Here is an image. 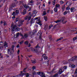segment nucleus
I'll return each mask as SVG.
<instances>
[{
  "label": "nucleus",
  "mask_w": 77,
  "mask_h": 77,
  "mask_svg": "<svg viewBox=\"0 0 77 77\" xmlns=\"http://www.w3.org/2000/svg\"><path fill=\"white\" fill-rule=\"evenodd\" d=\"M67 68V66H64L63 67V68H64V69H66V68Z\"/></svg>",
  "instance_id": "50"
},
{
  "label": "nucleus",
  "mask_w": 77,
  "mask_h": 77,
  "mask_svg": "<svg viewBox=\"0 0 77 77\" xmlns=\"http://www.w3.org/2000/svg\"><path fill=\"white\" fill-rule=\"evenodd\" d=\"M33 0H31V1H30V3H33Z\"/></svg>",
  "instance_id": "60"
},
{
  "label": "nucleus",
  "mask_w": 77,
  "mask_h": 77,
  "mask_svg": "<svg viewBox=\"0 0 77 77\" xmlns=\"http://www.w3.org/2000/svg\"><path fill=\"white\" fill-rule=\"evenodd\" d=\"M64 2L63 1H61L60 2V3L61 4V5H62V4H63V3Z\"/></svg>",
  "instance_id": "56"
},
{
  "label": "nucleus",
  "mask_w": 77,
  "mask_h": 77,
  "mask_svg": "<svg viewBox=\"0 0 77 77\" xmlns=\"http://www.w3.org/2000/svg\"><path fill=\"white\" fill-rule=\"evenodd\" d=\"M33 75H36L37 74V73L35 72V71L33 72Z\"/></svg>",
  "instance_id": "37"
},
{
  "label": "nucleus",
  "mask_w": 77,
  "mask_h": 77,
  "mask_svg": "<svg viewBox=\"0 0 77 77\" xmlns=\"http://www.w3.org/2000/svg\"><path fill=\"white\" fill-rule=\"evenodd\" d=\"M57 8H58V4H57L56 5V8H55L54 9V11L56 12H57Z\"/></svg>",
  "instance_id": "5"
},
{
  "label": "nucleus",
  "mask_w": 77,
  "mask_h": 77,
  "mask_svg": "<svg viewBox=\"0 0 77 77\" xmlns=\"http://www.w3.org/2000/svg\"><path fill=\"white\" fill-rule=\"evenodd\" d=\"M16 47H17V48H19V47H20V45L19 44H18L17 46Z\"/></svg>",
  "instance_id": "53"
},
{
  "label": "nucleus",
  "mask_w": 77,
  "mask_h": 77,
  "mask_svg": "<svg viewBox=\"0 0 77 77\" xmlns=\"http://www.w3.org/2000/svg\"><path fill=\"white\" fill-rule=\"evenodd\" d=\"M49 38L50 39V41H52V38H51V35H50L49 36Z\"/></svg>",
  "instance_id": "18"
},
{
  "label": "nucleus",
  "mask_w": 77,
  "mask_h": 77,
  "mask_svg": "<svg viewBox=\"0 0 77 77\" xmlns=\"http://www.w3.org/2000/svg\"><path fill=\"white\" fill-rule=\"evenodd\" d=\"M0 58H3V55H2V54H0Z\"/></svg>",
  "instance_id": "49"
},
{
  "label": "nucleus",
  "mask_w": 77,
  "mask_h": 77,
  "mask_svg": "<svg viewBox=\"0 0 77 77\" xmlns=\"http://www.w3.org/2000/svg\"><path fill=\"white\" fill-rule=\"evenodd\" d=\"M4 46L5 48H6L8 47V44L6 42H5L4 45Z\"/></svg>",
  "instance_id": "10"
},
{
  "label": "nucleus",
  "mask_w": 77,
  "mask_h": 77,
  "mask_svg": "<svg viewBox=\"0 0 77 77\" xmlns=\"http://www.w3.org/2000/svg\"><path fill=\"white\" fill-rule=\"evenodd\" d=\"M33 52H35V53H37L38 52V50H35L34 49V51Z\"/></svg>",
  "instance_id": "44"
},
{
  "label": "nucleus",
  "mask_w": 77,
  "mask_h": 77,
  "mask_svg": "<svg viewBox=\"0 0 77 77\" xmlns=\"http://www.w3.org/2000/svg\"><path fill=\"white\" fill-rule=\"evenodd\" d=\"M37 11H33V12L32 13L33 14H37Z\"/></svg>",
  "instance_id": "19"
},
{
  "label": "nucleus",
  "mask_w": 77,
  "mask_h": 77,
  "mask_svg": "<svg viewBox=\"0 0 77 77\" xmlns=\"http://www.w3.org/2000/svg\"><path fill=\"white\" fill-rule=\"evenodd\" d=\"M57 27V25H55L54 26V28H56V27Z\"/></svg>",
  "instance_id": "59"
},
{
  "label": "nucleus",
  "mask_w": 77,
  "mask_h": 77,
  "mask_svg": "<svg viewBox=\"0 0 77 77\" xmlns=\"http://www.w3.org/2000/svg\"><path fill=\"white\" fill-rule=\"evenodd\" d=\"M74 8L72 7L71 8L70 10H71V11H73V10H74Z\"/></svg>",
  "instance_id": "57"
},
{
  "label": "nucleus",
  "mask_w": 77,
  "mask_h": 77,
  "mask_svg": "<svg viewBox=\"0 0 77 77\" xmlns=\"http://www.w3.org/2000/svg\"><path fill=\"white\" fill-rule=\"evenodd\" d=\"M23 41H22L19 43V44L20 45H22V44H23Z\"/></svg>",
  "instance_id": "45"
},
{
  "label": "nucleus",
  "mask_w": 77,
  "mask_h": 77,
  "mask_svg": "<svg viewBox=\"0 0 77 77\" xmlns=\"http://www.w3.org/2000/svg\"><path fill=\"white\" fill-rule=\"evenodd\" d=\"M46 14V13H45V11H43V15H45Z\"/></svg>",
  "instance_id": "52"
},
{
  "label": "nucleus",
  "mask_w": 77,
  "mask_h": 77,
  "mask_svg": "<svg viewBox=\"0 0 77 77\" xmlns=\"http://www.w3.org/2000/svg\"><path fill=\"white\" fill-rule=\"evenodd\" d=\"M35 31H33L32 32H30L29 33V35H31V36H32L35 34Z\"/></svg>",
  "instance_id": "7"
},
{
  "label": "nucleus",
  "mask_w": 77,
  "mask_h": 77,
  "mask_svg": "<svg viewBox=\"0 0 77 77\" xmlns=\"http://www.w3.org/2000/svg\"><path fill=\"white\" fill-rule=\"evenodd\" d=\"M3 23H4V26H6V25H7V23H5V22H3Z\"/></svg>",
  "instance_id": "58"
},
{
  "label": "nucleus",
  "mask_w": 77,
  "mask_h": 77,
  "mask_svg": "<svg viewBox=\"0 0 77 77\" xmlns=\"http://www.w3.org/2000/svg\"><path fill=\"white\" fill-rule=\"evenodd\" d=\"M31 62L32 63H36V60H31Z\"/></svg>",
  "instance_id": "17"
},
{
  "label": "nucleus",
  "mask_w": 77,
  "mask_h": 77,
  "mask_svg": "<svg viewBox=\"0 0 77 77\" xmlns=\"http://www.w3.org/2000/svg\"><path fill=\"white\" fill-rule=\"evenodd\" d=\"M70 9V8H69V6H68L66 8V10H69Z\"/></svg>",
  "instance_id": "36"
},
{
  "label": "nucleus",
  "mask_w": 77,
  "mask_h": 77,
  "mask_svg": "<svg viewBox=\"0 0 77 77\" xmlns=\"http://www.w3.org/2000/svg\"><path fill=\"white\" fill-rule=\"evenodd\" d=\"M44 55H45V54H44V55H43V56H42V57H44V59H47V58H48V57H46V56H44Z\"/></svg>",
  "instance_id": "20"
},
{
  "label": "nucleus",
  "mask_w": 77,
  "mask_h": 77,
  "mask_svg": "<svg viewBox=\"0 0 77 77\" xmlns=\"http://www.w3.org/2000/svg\"><path fill=\"white\" fill-rule=\"evenodd\" d=\"M62 69H60L59 70V72L58 73L59 74H62Z\"/></svg>",
  "instance_id": "12"
},
{
  "label": "nucleus",
  "mask_w": 77,
  "mask_h": 77,
  "mask_svg": "<svg viewBox=\"0 0 77 77\" xmlns=\"http://www.w3.org/2000/svg\"><path fill=\"white\" fill-rule=\"evenodd\" d=\"M3 44V42H0V45H2Z\"/></svg>",
  "instance_id": "62"
},
{
  "label": "nucleus",
  "mask_w": 77,
  "mask_h": 77,
  "mask_svg": "<svg viewBox=\"0 0 77 77\" xmlns=\"http://www.w3.org/2000/svg\"><path fill=\"white\" fill-rule=\"evenodd\" d=\"M30 50H31L32 51H33V52L35 50V49H34L33 48H30Z\"/></svg>",
  "instance_id": "23"
},
{
  "label": "nucleus",
  "mask_w": 77,
  "mask_h": 77,
  "mask_svg": "<svg viewBox=\"0 0 77 77\" xmlns=\"http://www.w3.org/2000/svg\"><path fill=\"white\" fill-rule=\"evenodd\" d=\"M36 69V66H33L32 67V69L33 70H34V69Z\"/></svg>",
  "instance_id": "35"
},
{
  "label": "nucleus",
  "mask_w": 77,
  "mask_h": 77,
  "mask_svg": "<svg viewBox=\"0 0 77 77\" xmlns=\"http://www.w3.org/2000/svg\"><path fill=\"white\" fill-rule=\"evenodd\" d=\"M35 48H40V46H39V44H38L35 47Z\"/></svg>",
  "instance_id": "15"
},
{
  "label": "nucleus",
  "mask_w": 77,
  "mask_h": 77,
  "mask_svg": "<svg viewBox=\"0 0 77 77\" xmlns=\"http://www.w3.org/2000/svg\"><path fill=\"white\" fill-rule=\"evenodd\" d=\"M63 63L64 64H67V62L66 61H65V62H64Z\"/></svg>",
  "instance_id": "61"
},
{
  "label": "nucleus",
  "mask_w": 77,
  "mask_h": 77,
  "mask_svg": "<svg viewBox=\"0 0 77 77\" xmlns=\"http://www.w3.org/2000/svg\"><path fill=\"white\" fill-rule=\"evenodd\" d=\"M43 64L46 66H48V62L45 61L43 63Z\"/></svg>",
  "instance_id": "8"
},
{
  "label": "nucleus",
  "mask_w": 77,
  "mask_h": 77,
  "mask_svg": "<svg viewBox=\"0 0 77 77\" xmlns=\"http://www.w3.org/2000/svg\"><path fill=\"white\" fill-rule=\"evenodd\" d=\"M24 44L26 45H28V44H29V42L27 41H26L25 42Z\"/></svg>",
  "instance_id": "29"
},
{
  "label": "nucleus",
  "mask_w": 77,
  "mask_h": 77,
  "mask_svg": "<svg viewBox=\"0 0 77 77\" xmlns=\"http://www.w3.org/2000/svg\"><path fill=\"white\" fill-rule=\"evenodd\" d=\"M44 18L45 21H47L48 19H47V17L46 16H44Z\"/></svg>",
  "instance_id": "22"
},
{
  "label": "nucleus",
  "mask_w": 77,
  "mask_h": 77,
  "mask_svg": "<svg viewBox=\"0 0 77 77\" xmlns=\"http://www.w3.org/2000/svg\"><path fill=\"white\" fill-rule=\"evenodd\" d=\"M58 75V74H56L53 76V77H57Z\"/></svg>",
  "instance_id": "38"
},
{
  "label": "nucleus",
  "mask_w": 77,
  "mask_h": 77,
  "mask_svg": "<svg viewBox=\"0 0 77 77\" xmlns=\"http://www.w3.org/2000/svg\"><path fill=\"white\" fill-rule=\"evenodd\" d=\"M29 6H27V5H24V7L25 8H29Z\"/></svg>",
  "instance_id": "31"
},
{
  "label": "nucleus",
  "mask_w": 77,
  "mask_h": 77,
  "mask_svg": "<svg viewBox=\"0 0 77 77\" xmlns=\"http://www.w3.org/2000/svg\"><path fill=\"white\" fill-rule=\"evenodd\" d=\"M3 45H0V50L2 49V48H3Z\"/></svg>",
  "instance_id": "42"
},
{
  "label": "nucleus",
  "mask_w": 77,
  "mask_h": 77,
  "mask_svg": "<svg viewBox=\"0 0 77 77\" xmlns=\"http://www.w3.org/2000/svg\"><path fill=\"white\" fill-rule=\"evenodd\" d=\"M27 69V68L26 67V68H25L23 70V72H26V69Z\"/></svg>",
  "instance_id": "28"
},
{
  "label": "nucleus",
  "mask_w": 77,
  "mask_h": 77,
  "mask_svg": "<svg viewBox=\"0 0 77 77\" xmlns=\"http://www.w3.org/2000/svg\"><path fill=\"white\" fill-rule=\"evenodd\" d=\"M19 20V18H17L16 19V22L18 21Z\"/></svg>",
  "instance_id": "48"
},
{
  "label": "nucleus",
  "mask_w": 77,
  "mask_h": 77,
  "mask_svg": "<svg viewBox=\"0 0 77 77\" xmlns=\"http://www.w3.org/2000/svg\"><path fill=\"white\" fill-rule=\"evenodd\" d=\"M23 24V23H21L20 22L18 23L17 26H19V27H20V26H21Z\"/></svg>",
  "instance_id": "11"
},
{
  "label": "nucleus",
  "mask_w": 77,
  "mask_h": 77,
  "mask_svg": "<svg viewBox=\"0 0 77 77\" xmlns=\"http://www.w3.org/2000/svg\"><path fill=\"white\" fill-rule=\"evenodd\" d=\"M40 76L42 77H45V74L43 72H41V74L40 75Z\"/></svg>",
  "instance_id": "9"
},
{
  "label": "nucleus",
  "mask_w": 77,
  "mask_h": 77,
  "mask_svg": "<svg viewBox=\"0 0 77 77\" xmlns=\"http://www.w3.org/2000/svg\"><path fill=\"white\" fill-rule=\"evenodd\" d=\"M29 74L27 73L26 75V77H29Z\"/></svg>",
  "instance_id": "51"
},
{
  "label": "nucleus",
  "mask_w": 77,
  "mask_h": 77,
  "mask_svg": "<svg viewBox=\"0 0 77 77\" xmlns=\"http://www.w3.org/2000/svg\"><path fill=\"white\" fill-rule=\"evenodd\" d=\"M12 15L13 16H15V12H13V14H12Z\"/></svg>",
  "instance_id": "46"
},
{
  "label": "nucleus",
  "mask_w": 77,
  "mask_h": 77,
  "mask_svg": "<svg viewBox=\"0 0 77 77\" xmlns=\"http://www.w3.org/2000/svg\"><path fill=\"white\" fill-rule=\"evenodd\" d=\"M24 36L26 38H27V37H28V34H25L24 35Z\"/></svg>",
  "instance_id": "25"
},
{
  "label": "nucleus",
  "mask_w": 77,
  "mask_h": 77,
  "mask_svg": "<svg viewBox=\"0 0 77 77\" xmlns=\"http://www.w3.org/2000/svg\"><path fill=\"white\" fill-rule=\"evenodd\" d=\"M75 74H77V69L75 70Z\"/></svg>",
  "instance_id": "64"
},
{
  "label": "nucleus",
  "mask_w": 77,
  "mask_h": 77,
  "mask_svg": "<svg viewBox=\"0 0 77 77\" xmlns=\"http://www.w3.org/2000/svg\"><path fill=\"white\" fill-rule=\"evenodd\" d=\"M31 19V16H30L28 17V21H29Z\"/></svg>",
  "instance_id": "41"
},
{
  "label": "nucleus",
  "mask_w": 77,
  "mask_h": 77,
  "mask_svg": "<svg viewBox=\"0 0 77 77\" xmlns=\"http://www.w3.org/2000/svg\"><path fill=\"white\" fill-rule=\"evenodd\" d=\"M66 14H67V13H66V11L63 13V14L64 15H66Z\"/></svg>",
  "instance_id": "43"
},
{
  "label": "nucleus",
  "mask_w": 77,
  "mask_h": 77,
  "mask_svg": "<svg viewBox=\"0 0 77 77\" xmlns=\"http://www.w3.org/2000/svg\"><path fill=\"white\" fill-rule=\"evenodd\" d=\"M29 17L28 16H26L25 17H24V19L25 20H28V18Z\"/></svg>",
  "instance_id": "33"
},
{
  "label": "nucleus",
  "mask_w": 77,
  "mask_h": 77,
  "mask_svg": "<svg viewBox=\"0 0 77 77\" xmlns=\"http://www.w3.org/2000/svg\"><path fill=\"white\" fill-rule=\"evenodd\" d=\"M48 26H47V25L45 26V28H44L45 30H46V29H48Z\"/></svg>",
  "instance_id": "27"
},
{
  "label": "nucleus",
  "mask_w": 77,
  "mask_h": 77,
  "mask_svg": "<svg viewBox=\"0 0 77 77\" xmlns=\"http://www.w3.org/2000/svg\"><path fill=\"white\" fill-rule=\"evenodd\" d=\"M65 5H63L62 6V9L63 11H64V10H65Z\"/></svg>",
  "instance_id": "14"
},
{
  "label": "nucleus",
  "mask_w": 77,
  "mask_h": 77,
  "mask_svg": "<svg viewBox=\"0 0 77 77\" xmlns=\"http://www.w3.org/2000/svg\"><path fill=\"white\" fill-rule=\"evenodd\" d=\"M63 39V37H61L58 39V41H60L61 39Z\"/></svg>",
  "instance_id": "47"
},
{
  "label": "nucleus",
  "mask_w": 77,
  "mask_h": 77,
  "mask_svg": "<svg viewBox=\"0 0 77 77\" xmlns=\"http://www.w3.org/2000/svg\"><path fill=\"white\" fill-rule=\"evenodd\" d=\"M71 67L72 68H74L75 67V65L74 64H72L71 65Z\"/></svg>",
  "instance_id": "26"
},
{
  "label": "nucleus",
  "mask_w": 77,
  "mask_h": 77,
  "mask_svg": "<svg viewBox=\"0 0 77 77\" xmlns=\"http://www.w3.org/2000/svg\"><path fill=\"white\" fill-rule=\"evenodd\" d=\"M19 12V11L18 10H16V14H18V13Z\"/></svg>",
  "instance_id": "55"
},
{
  "label": "nucleus",
  "mask_w": 77,
  "mask_h": 77,
  "mask_svg": "<svg viewBox=\"0 0 77 77\" xmlns=\"http://www.w3.org/2000/svg\"><path fill=\"white\" fill-rule=\"evenodd\" d=\"M26 51H27V52H30V48L28 49L27 48H26Z\"/></svg>",
  "instance_id": "16"
},
{
  "label": "nucleus",
  "mask_w": 77,
  "mask_h": 77,
  "mask_svg": "<svg viewBox=\"0 0 77 77\" xmlns=\"http://www.w3.org/2000/svg\"><path fill=\"white\" fill-rule=\"evenodd\" d=\"M64 20H65V18L62 17L61 18L60 20H58V23L61 22V21H62V22H63Z\"/></svg>",
  "instance_id": "6"
},
{
  "label": "nucleus",
  "mask_w": 77,
  "mask_h": 77,
  "mask_svg": "<svg viewBox=\"0 0 77 77\" xmlns=\"http://www.w3.org/2000/svg\"><path fill=\"white\" fill-rule=\"evenodd\" d=\"M53 25H50L49 26V29H51V27H53Z\"/></svg>",
  "instance_id": "39"
},
{
  "label": "nucleus",
  "mask_w": 77,
  "mask_h": 77,
  "mask_svg": "<svg viewBox=\"0 0 77 77\" xmlns=\"http://www.w3.org/2000/svg\"><path fill=\"white\" fill-rule=\"evenodd\" d=\"M36 23L40 25V26H42V23H41V21H40V19H38L36 21Z\"/></svg>",
  "instance_id": "4"
},
{
  "label": "nucleus",
  "mask_w": 77,
  "mask_h": 77,
  "mask_svg": "<svg viewBox=\"0 0 77 77\" xmlns=\"http://www.w3.org/2000/svg\"><path fill=\"white\" fill-rule=\"evenodd\" d=\"M37 35H38V36H39V39H42L41 38V36L42 35V33H41V32L39 31L38 34H37Z\"/></svg>",
  "instance_id": "3"
},
{
  "label": "nucleus",
  "mask_w": 77,
  "mask_h": 77,
  "mask_svg": "<svg viewBox=\"0 0 77 77\" xmlns=\"http://www.w3.org/2000/svg\"><path fill=\"white\" fill-rule=\"evenodd\" d=\"M37 73L38 75H41V72H37Z\"/></svg>",
  "instance_id": "34"
},
{
  "label": "nucleus",
  "mask_w": 77,
  "mask_h": 77,
  "mask_svg": "<svg viewBox=\"0 0 77 77\" xmlns=\"http://www.w3.org/2000/svg\"><path fill=\"white\" fill-rule=\"evenodd\" d=\"M33 19L32 18L31 19L30 22V23L31 24H32V23L33 22Z\"/></svg>",
  "instance_id": "40"
},
{
  "label": "nucleus",
  "mask_w": 77,
  "mask_h": 77,
  "mask_svg": "<svg viewBox=\"0 0 77 77\" xmlns=\"http://www.w3.org/2000/svg\"><path fill=\"white\" fill-rule=\"evenodd\" d=\"M24 21L23 20H20V23H23V22H24Z\"/></svg>",
  "instance_id": "54"
},
{
  "label": "nucleus",
  "mask_w": 77,
  "mask_h": 77,
  "mask_svg": "<svg viewBox=\"0 0 77 77\" xmlns=\"http://www.w3.org/2000/svg\"><path fill=\"white\" fill-rule=\"evenodd\" d=\"M66 22H67V21L65 20V19L64 18V20H63V22H62L63 23L65 24Z\"/></svg>",
  "instance_id": "21"
},
{
  "label": "nucleus",
  "mask_w": 77,
  "mask_h": 77,
  "mask_svg": "<svg viewBox=\"0 0 77 77\" xmlns=\"http://www.w3.org/2000/svg\"><path fill=\"white\" fill-rule=\"evenodd\" d=\"M76 39H77V36L75 38H73V41H74L76 40Z\"/></svg>",
  "instance_id": "32"
},
{
  "label": "nucleus",
  "mask_w": 77,
  "mask_h": 77,
  "mask_svg": "<svg viewBox=\"0 0 77 77\" xmlns=\"http://www.w3.org/2000/svg\"><path fill=\"white\" fill-rule=\"evenodd\" d=\"M11 30L12 32H14V31H19L20 30V29L19 28H18L17 26L16 25L13 26L12 24L11 25Z\"/></svg>",
  "instance_id": "2"
},
{
  "label": "nucleus",
  "mask_w": 77,
  "mask_h": 77,
  "mask_svg": "<svg viewBox=\"0 0 77 77\" xmlns=\"http://www.w3.org/2000/svg\"><path fill=\"white\" fill-rule=\"evenodd\" d=\"M14 45H13L12 46L11 48H9L8 49L7 53L10 56H12L13 55V53L14 52Z\"/></svg>",
  "instance_id": "1"
},
{
  "label": "nucleus",
  "mask_w": 77,
  "mask_h": 77,
  "mask_svg": "<svg viewBox=\"0 0 77 77\" xmlns=\"http://www.w3.org/2000/svg\"><path fill=\"white\" fill-rule=\"evenodd\" d=\"M12 7H14V6H15V4H14L12 5Z\"/></svg>",
  "instance_id": "63"
},
{
  "label": "nucleus",
  "mask_w": 77,
  "mask_h": 77,
  "mask_svg": "<svg viewBox=\"0 0 77 77\" xmlns=\"http://www.w3.org/2000/svg\"><path fill=\"white\" fill-rule=\"evenodd\" d=\"M25 74H26V73H25L24 72L23 73H21L20 74V76H23V75H25Z\"/></svg>",
  "instance_id": "24"
},
{
  "label": "nucleus",
  "mask_w": 77,
  "mask_h": 77,
  "mask_svg": "<svg viewBox=\"0 0 77 77\" xmlns=\"http://www.w3.org/2000/svg\"><path fill=\"white\" fill-rule=\"evenodd\" d=\"M23 15H25L26 14V10L25 9L23 10V12L22 13Z\"/></svg>",
  "instance_id": "13"
},
{
  "label": "nucleus",
  "mask_w": 77,
  "mask_h": 77,
  "mask_svg": "<svg viewBox=\"0 0 77 77\" xmlns=\"http://www.w3.org/2000/svg\"><path fill=\"white\" fill-rule=\"evenodd\" d=\"M19 35L20 36V33L19 32L17 33L16 34V37L17 38H18V37L19 36Z\"/></svg>",
  "instance_id": "30"
}]
</instances>
